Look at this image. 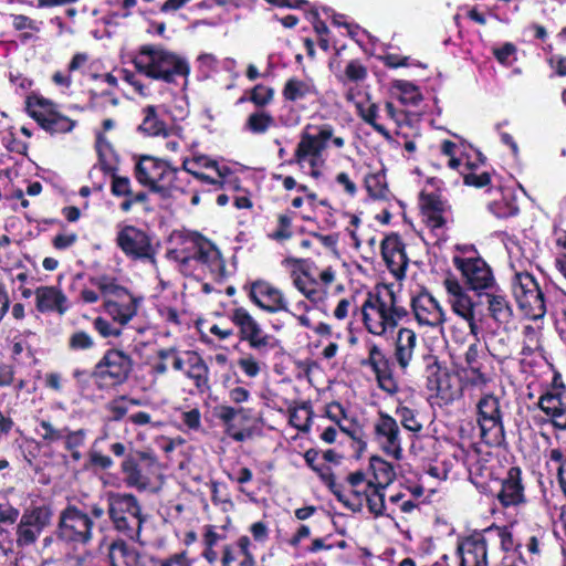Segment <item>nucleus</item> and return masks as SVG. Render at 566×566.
I'll return each mask as SVG.
<instances>
[{
    "label": "nucleus",
    "mask_w": 566,
    "mask_h": 566,
    "mask_svg": "<svg viewBox=\"0 0 566 566\" xmlns=\"http://www.w3.org/2000/svg\"><path fill=\"white\" fill-rule=\"evenodd\" d=\"M107 513L116 531L130 539L138 537L142 525V507L136 496L129 493L108 492Z\"/></svg>",
    "instance_id": "6"
},
{
    "label": "nucleus",
    "mask_w": 566,
    "mask_h": 566,
    "mask_svg": "<svg viewBox=\"0 0 566 566\" xmlns=\"http://www.w3.org/2000/svg\"><path fill=\"white\" fill-rule=\"evenodd\" d=\"M111 566H151L153 556L140 553L124 539H114L107 548Z\"/></svg>",
    "instance_id": "18"
},
{
    "label": "nucleus",
    "mask_w": 566,
    "mask_h": 566,
    "mask_svg": "<svg viewBox=\"0 0 566 566\" xmlns=\"http://www.w3.org/2000/svg\"><path fill=\"white\" fill-rule=\"evenodd\" d=\"M230 319L239 328V338L261 355L276 347L277 340L264 333L261 325L244 307L233 308Z\"/></svg>",
    "instance_id": "11"
},
{
    "label": "nucleus",
    "mask_w": 566,
    "mask_h": 566,
    "mask_svg": "<svg viewBox=\"0 0 566 566\" xmlns=\"http://www.w3.org/2000/svg\"><path fill=\"white\" fill-rule=\"evenodd\" d=\"M111 191L115 197L132 196V182L129 178L114 175L112 177Z\"/></svg>",
    "instance_id": "50"
},
{
    "label": "nucleus",
    "mask_w": 566,
    "mask_h": 566,
    "mask_svg": "<svg viewBox=\"0 0 566 566\" xmlns=\"http://www.w3.org/2000/svg\"><path fill=\"white\" fill-rule=\"evenodd\" d=\"M447 291L448 303L454 314L461 318H472L475 313V303L469 292L454 277H447L443 281Z\"/></svg>",
    "instance_id": "23"
},
{
    "label": "nucleus",
    "mask_w": 566,
    "mask_h": 566,
    "mask_svg": "<svg viewBox=\"0 0 566 566\" xmlns=\"http://www.w3.org/2000/svg\"><path fill=\"white\" fill-rule=\"evenodd\" d=\"M416 345L417 335L412 329L403 327L398 331L395 358L402 369H406L412 360Z\"/></svg>",
    "instance_id": "30"
},
{
    "label": "nucleus",
    "mask_w": 566,
    "mask_h": 566,
    "mask_svg": "<svg viewBox=\"0 0 566 566\" xmlns=\"http://www.w3.org/2000/svg\"><path fill=\"white\" fill-rule=\"evenodd\" d=\"M364 364L370 366L375 375L378 373H385L390 368L389 360L386 355L380 347L375 344L369 346L368 358Z\"/></svg>",
    "instance_id": "42"
},
{
    "label": "nucleus",
    "mask_w": 566,
    "mask_h": 566,
    "mask_svg": "<svg viewBox=\"0 0 566 566\" xmlns=\"http://www.w3.org/2000/svg\"><path fill=\"white\" fill-rule=\"evenodd\" d=\"M489 534H495L496 537L500 539L501 547L503 551H511L515 547V542L513 538L512 532L506 527H495V528H489L486 531Z\"/></svg>",
    "instance_id": "54"
},
{
    "label": "nucleus",
    "mask_w": 566,
    "mask_h": 566,
    "mask_svg": "<svg viewBox=\"0 0 566 566\" xmlns=\"http://www.w3.org/2000/svg\"><path fill=\"white\" fill-rule=\"evenodd\" d=\"M460 566H488V544L481 534L461 541L457 548Z\"/></svg>",
    "instance_id": "22"
},
{
    "label": "nucleus",
    "mask_w": 566,
    "mask_h": 566,
    "mask_svg": "<svg viewBox=\"0 0 566 566\" xmlns=\"http://www.w3.org/2000/svg\"><path fill=\"white\" fill-rule=\"evenodd\" d=\"M476 422L482 440L499 446L505 439L503 410L500 398L493 394L483 395L476 402Z\"/></svg>",
    "instance_id": "8"
},
{
    "label": "nucleus",
    "mask_w": 566,
    "mask_h": 566,
    "mask_svg": "<svg viewBox=\"0 0 566 566\" xmlns=\"http://www.w3.org/2000/svg\"><path fill=\"white\" fill-rule=\"evenodd\" d=\"M151 566H192V563L186 552H179L165 558L153 556Z\"/></svg>",
    "instance_id": "46"
},
{
    "label": "nucleus",
    "mask_w": 566,
    "mask_h": 566,
    "mask_svg": "<svg viewBox=\"0 0 566 566\" xmlns=\"http://www.w3.org/2000/svg\"><path fill=\"white\" fill-rule=\"evenodd\" d=\"M27 111L44 130L51 134L69 133L75 127V120L59 112L57 107L45 98H29Z\"/></svg>",
    "instance_id": "12"
},
{
    "label": "nucleus",
    "mask_w": 566,
    "mask_h": 566,
    "mask_svg": "<svg viewBox=\"0 0 566 566\" xmlns=\"http://www.w3.org/2000/svg\"><path fill=\"white\" fill-rule=\"evenodd\" d=\"M90 283L98 291L104 301L107 298H116L127 291L116 282V279L105 274L90 277Z\"/></svg>",
    "instance_id": "35"
},
{
    "label": "nucleus",
    "mask_w": 566,
    "mask_h": 566,
    "mask_svg": "<svg viewBox=\"0 0 566 566\" xmlns=\"http://www.w3.org/2000/svg\"><path fill=\"white\" fill-rule=\"evenodd\" d=\"M293 286L313 304L322 303L326 297V291L319 283L311 277L306 271L292 272Z\"/></svg>",
    "instance_id": "29"
},
{
    "label": "nucleus",
    "mask_w": 566,
    "mask_h": 566,
    "mask_svg": "<svg viewBox=\"0 0 566 566\" xmlns=\"http://www.w3.org/2000/svg\"><path fill=\"white\" fill-rule=\"evenodd\" d=\"M273 123L274 119L270 114L259 112L249 116L247 127L254 134H262L265 133Z\"/></svg>",
    "instance_id": "44"
},
{
    "label": "nucleus",
    "mask_w": 566,
    "mask_h": 566,
    "mask_svg": "<svg viewBox=\"0 0 566 566\" xmlns=\"http://www.w3.org/2000/svg\"><path fill=\"white\" fill-rule=\"evenodd\" d=\"M360 311L366 329L376 336L392 333L408 314L406 308L397 303L395 293L388 287L369 292Z\"/></svg>",
    "instance_id": "1"
},
{
    "label": "nucleus",
    "mask_w": 566,
    "mask_h": 566,
    "mask_svg": "<svg viewBox=\"0 0 566 566\" xmlns=\"http://www.w3.org/2000/svg\"><path fill=\"white\" fill-rule=\"evenodd\" d=\"M345 75L352 82H360L366 78L367 70L358 61H350L345 69Z\"/></svg>",
    "instance_id": "55"
},
{
    "label": "nucleus",
    "mask_w": 566,
    "mask_h": 566,
    "mask_svg": "<svg viewBox=\"0 0 566 566\" xmlns=\"http://www.w3.org/2000/svg\"><path fill=\"white\" fill-rule=\"evenodd\" d=\"M189 174L202 182L219 186V187H222L223 179L227 177V176H218L213 171L205 172V171L191 170Z\"/></svg>",
    "instance_id": "61"
},
{
    "label": "nucleus",
    "mask_w": 566,
    "mask_h": 566,
    "mask_svg": "<svg viewBox=\"0 0 566 566\" xmlns=\"http://www.w3.org/2000/svg\"><path fill=\"white\" fill-rule=\"evenodd\" d=\"M273 95V88L262 84H258L251 91L250 101L254 103L256 106H264L272 101Z\"/></svg>",
    "instance_id": "49"
},
{
    "label": "nucleus",
    "mask_w": 566,
    "mask_h": 566,
    "mask_svg": "<svg viewBox=\"0 0 566 566\" xmlns=\"http://www.w3.org/2000/svg\"><path fill=\"white\" fill-rule=\"evenodd\" d=\"M365 185L371 197L381 198L385 196L384 176L377 174L368 175L365 179Z\"/></svg>",
    "instance_id": "51"
},
{
    "label": "nucleus",
    "mask_w": 566,
    "mask_h": 566,
    "mask_svg": "<svg viewBox=\"0 0 566 566\" xmlns=\"http://www.w3.org/2000/svg\"><path fill=\"white\" fill-rule=\"evenodd\" d=\"M490 182V175L488 172L478 174H467L464 175V184L469 186H474L478 188L484 187Z\"/></svg>",
    "instance_id": "64"
},
{
    "label": "nucleus",
    "mask_w": 566,
    "mask_h": 566,
    "mask_svg": "<svg viewBox=\"0 0 566 566\" xmlns=\"http://www.w3.org/2000/svg\"><path fill=\"white\" fill-rule=\"evenodd\" d=\"M182 170L190 172L196 171H213L218 176H228L231 170L226 165H219V163L207 155H195L192 158H187L182 163Z\"/></svg>",
    "instance_id": "33"
},
{
    "label": "nucleus",
    "mask_w": 566,
    "mask_h": 566,
    "mask_svg": "<svg viewBox=\"0 0 566 566\" xmlns=\"http://www.w3.org/2000/svg\"><path fill=\"white\" fill-rule=\"evenodd\" d=\"M511 290L518 308L525 316L531 319L544 317L546 313L544 294L533 275L527 272L515 273Z\"/></svg>",
    "instance_id": "9"
},
{
    "label": "nucleus",
    "mask_w": 566,
    "mask_h": 566,
    "mask_svg": "<svg viewBox=\"0 0 566 566\" xmlns=\"http://www.w3.org/2000/svg\"><path fill=\"white\" fill-rule=\"evenodd\" d=\"M410 306L419 326L437 328L443 325L444 311L439 302L427 290L411 297Z\"/></svg>",
    "instance_id": "16"
},
{
    "label": "nucleus",
    "mask_w": 566,
    "mask_h": 566,
    "mask_svg": "<svg viewBox=\"0 0 566 566\" xmlns=\"http://www.w3.org/2000/svg\"><path fill=\"white\" fill-rule=\"evenodd\" d=\"M116 242L128 258L155 263L156 250L145 231L134 226H126L117 233Z\"/></svg>",
    "instance_id": "14"
},
{
    "label": "nucleus",
    "mask_w": 566,
    "mask_h": 566,
    "mask_svg": "<svg viewBox=\"0 0 566 566\" xmlns=\"http://www.w3.org/2000/svg\"><path fill=\"white\" fill-rule=\"evenodd\" d=\"M133 62L139 73L153 80L171 83L177 76H182L185 77L184 85L186 86L188 83L187 77L190 73L188 62L161 46H142Z\"/></svg>",
    "instance_id": "2"
},
{
    "label": "nucleus",
    "mask_w": 566,
    "mask_h": 566,
    "mask_svg": "<svg viewBox=\"0 0 566 566\" xmlns=\"http://www.w3.org/2000/svg\"><path fill=\"white\" fill-rule=\"evenodd\" d=\"M521 469L512 467L502 482L497 499L504 506L517 505L524 501V488L521 483Z\"/></svg>",
    "instance_id": "28"
},
{
    "label": "nucleus",
    "mask_w": 566,
    "mask_h": 566,
    "mask_svg": "<svg viewBox=\"0 0 566 566\" xmlns=\"http://www.w3.org/2000/svg\"><path fill=\"white\" fill-rule=\"evenodd\" d=\"M107 410L111 413V420H120L128 411L127 406L124 402V397L114 400L107 405Z\"/></svg>",
    "instance_id": "60"
},
{
    "label": "nucleus",
    "mask_w": 566,
    "mask_h": 566,
    "mask_svg": "<svg viewBox=\"0 0 566 566\" xmlns=\"http://www.w3.org/2000/svg\"><path fill=\"white\" fill-rule=\"evenodd\" d=\"M122 471L125 475V483L129 488L139 491L146 490L148 486L147 478L142 473L139 465L133 458H127L122 463Z\"/></svg>",
    "instance_id": "36"
},
{
    "label": "nucleus",
    "mask_w": 566,
    "mask_h": 566,
    "mask_svg": "<svg viewBox=\"0 0 566 566\" xmlns=\"http://www.w3.org/2000/svg\"><path fill=\"white\" fill-rule=\"evenodd\" d=\"M94 345L93 337L84 331H76L69 338V347L72 350H87L93 348Z\"/></svg>",
    "instance_id": "45"
},
{
    "label": "nucleus",
    "mask_w": 566,
    "mask_h": 566,
    "mask_svg": "<svg viewBox=\"0 0 566 566\" xmlns=\"http://www.w3.org/2000/svg\"><path fill=\"white\" fill-rule=\"evenodd\" d=\"M376 378H377V381L379 384V387L389 392V394H392L397 390V385H396V381L394 380L392 376H391V370L390 368L387 369L385 373H378L376 374Z\"/></svg>",
    "instance_id": "62"
},
{
    "label": "nucleus",
    "mask_w": 566,
    "mask_h": 566,
    "mask_svg": "<svg viewBox=\"0 0 566 566\" xmlns=\"http://www.w3.org/2000/svg\"><path fill=\"white\" fill-rule=\"evenodd\" d=\"M421 211L423 221L432 230L442 228L447 222L448 208L438 196L430 193L421 197Z\"/></svg>",
    "instance_id": "27"
},
{
    "label": "nucleus",
    "mask_w": 566,
    "mask_h": 566,
    "mask_svg": "<svg viewBox=\"0 0 566 566\" xmlns=\"http://www.w3.org/2000/svg\"><path fill=\"white\" fill-rule=\"evenodd\" d=\"M135 178L142 186L161 198L171 197L175 191H182L185 188L179 169L151 156L139 158L135 165Z\"/></svg>",
    "instance_id": "3"
},
{
    "label": "nucleus",
    "mask_w": 566,
    "mask_h": 566,
    "mask_svg": "<svg viewBox=\"0 0 566 566\" xmlns=\"http://www.w3.org/2000/svg\"><path fill=\"white\" fill-rule=\"evenodd\" d=\"M374 440L387 455L399 460L402 455V438L395 417L379 411L373 424Z\"/></svg>",
    "instance_id": "13"
},
{
    "label": "nucleus",
    "mask_w": 566,
    "mask_h": 566,
    "mask_svg": "<svg viewBox=\"0 0 566 566\" xmlns=\"http://www.w3.org/2000/svg\"><path fill=\"white\" fill-rule=\"evenodd\" d=\"M555 428L566 430V392L564 387L546 391L537 402Z\"/></svg>",
    "instance_id": "21"
},
{
    "label": "nucleus",
    "mask_w": 566,
    "mask_h": 566,
    "mask_svg": "<svg viewBox=\"0 0 566 566\" xmlns=\"http://www.w3.org/2000/svg\"><path fill=\"white\" fill-rule=\"evenodd\" d=\"M35 308L40 313L64 315L71 307L64 292L55 285H41L34 290Z\"/></svg>",
    "instance_id": "20"
},
{
    "label": "nucleus",
    "mask_w": 566,
    "mask_h": 566,
    "mask_svg": "<svg viewBox=\"0 0 566 566\" xmlns=\"http://www.w3.org/2000/svg\"><path fill=\"white\" fill-rule=\"evenodd\" d=\"M198 63L200 70L205 73L206 76H209L210 73L217 70L219 61L217 57L209 53H203L198 56Z\"/></svg>",
    "instance_id": "59"
},
{
    "label": "nucleus",
    "mask_w": 566,
    "mask_h": 566,
    "mask_svg": "<svg viewBox=\"0 0 566 566\" xmlns=\"http://www.w3.org/2000/svg\"><path fill=\"white\" fill-rule=\"evenodd\" d=\"M480 347L476 343L471 344L464 355V360L470 371H476L478 367H482L480 361Z\"/></svg>",
    "instance_id": "57"
},
{
    "label": "nucleus",
    "mask_w": 566,
    "mask_h": 566,
    "mask_svg": "<svg viewBox=\"0 0 566 566\" xmlns=\"http://www.w3.org/2000/svg\"><path fill=\"white\" fill-rule=\"evenodd\" d=\"M385 489L376 486L373 481H368L364 493L366 495L367 506L376 517L385 515Z\"/></svg>",
    "instance_id": "37"
},
{
    "label": "nucleus",
    "mask_w": 566,
    "mask_h": 566,
    "mask_svg": "<svg viewBox=\"0 0 566 566\" xmlns=\"http://www.w3.org/2000/svg\"><path fill=\"white\" fill-rule=\"evenodd\" d=\"M186 364L188 366L186 376L193 381L196 388L200 392L209 390V367L202 357L196 352H188Z\"/></svg>",
    "instance_id": "32"
},
{
    "label": "nucleus",
    "mask_w": 566,
    "mask_h": 566,
    "mask_svg": "<svg viewBox=\"0 0 566 566\" xmlns=\"http://www.w3.org/2000/svg\"><path fill=\"white\" fill-rule=\"evenodd\" d=\"M371 468L375 479L373 482L376 486L386 489L395 480L396 473L389 462L375 457L371 459Z\"/></svg>",
    "instance_id": "38"
},
{
    "label": "nucleus",
    "mask_w": 566,
    "mask_h": 566,
    "mask_svg": "<svg viewBox=\"0 0 566 566\" xmlns=\"http://www.w3.org/2000/svg\"><path fill=\"white\" fill-rule=\"evenodd\" d=\"M169 255L185 266L195 263L208 270L214 279L224 275L226 264L219 249L199 234L185 235L180 247L169 251Z\"/></svg>",
    "instance_id": "4"
},
{
    "label": "nucleus",
    "mask_w": 566,
    "mask_h": 566,
    "mask_svg": "<svg viewBox=\"0 0 566 566\" xmlns=\"http://www.w3.org/2000/svg\"><path fill=\"white\" fill-rule=\"evenodd\" d=\"M398 88L401 92L400 98L403 103H410L412 105H417L420 102L421 96H420L417 87L413 84L403 82L398 85Z\"/></svg>",
    "instance_id": "56"
},
{
    "label": "nucleus",
    "mask_w": 566,
    "mask_h": 566,
    "mask_svg": "<svg viewBox=\"0 0 566 566\" xmlns=\"http://www.w3.org/2000/svg\"><path fill=\"white\" fill-rule=\"evenodd\" d=\"M524 352H533L539 347V332L537 328L526 325L523 328Z\"/></svg>",
    "instance_id": "53"
},
{
    "label": "nucleus",
    "mask_w": 566,
    "mask_h": 566,
    "mask_svg": "<svg viewBox=\"0 0 566 566\" xmlns=\"http://www.w3.org/2000/svg\"><path fill=\"white\" fill-rule=\"evenodd\" d=\"M142 302L143 297L134 296L128 291H125L124 294L116 298L105 300L104 311L114 323L124 326L136 316Z\"/></svg>",
    "instance_id": "19"
},
{
    "label": "nucleus",
    "mask_w": 566,
    "mask_h": 566,
    "mask_svg": "<svg viewBox=\"0 0 566 566\" xmlns=\"http://www.w3.org/2000/svg\"><path fill=\"white\" fill-rule=\"evenodd\" d=\"M181 420L189 430L198 431L201 428V413L197 408L184 411Z\"/></svg>",
    "instance_id": "58"
},
{
    "label": "nucleus",
    "mask_w": 566,
    "mask_h": 566,
    "mask_svg": "<svg viewBox=\"0 0 566 566\" xmlns=\"http://www.w3.org/2000/svg\"><path fill=\"white\" fill-rule=\"evenodd\" d=\"M291 218L287 214L279 216V230L275 231L273 238L277 240L289 239L291 237Z\"/></svg>",
    "instance_id": "63"
},
{
    "label": "nucleus",
    "mask_w": 566,
    "mask_h": 566,
    "mask_svg": "<svg viewBox=\"0 0 566 566\" xmlns=\"http://www.w3.org/2000/svg\"><path fill=\"white\" fill-rule=\"evenodd\" d=\"M51 511L46 506H36L24 511L17 526V544L20 547L34 544L42 531L50 524Z\"/></svg>",
    "instance_id": "15"
},
{
    "label": "nucleus",
    "mask_w": 566,
    "mask_h": 566,
    "mask_svg": "<svg viewBox=\"0 0 566 566\" xmlns=\"http://www.w3.org/2000/svg\"><path fill=\"white\" fill-rule=\"evenodd\" d=\"M460 251L468 255H454L453 265L461 272L469 287L482 295L496 286L494 275L489 264L481 258L475 255L473 247H458Z\"/></svg>",
    "instance_id": "7"
},
{
    "label": "nucleus",
    "mask_w": 566,
    "mask_h": 566,
    "mask_svg": "<svg viewBox=\"0 0 566 566\" xmlns=\"http://www.w3.org/2000/svg\"><path fill=\"white\" fill-rule=\"evenodd\" d=\"M381 255L391 273L397 276L405 274L408 266V258L398 235L391 234L382 240Z\"/></svg>",
    "instance_id": "24"
},
{
    "label": "nucleus",
    "mask_w": 566,
    "mask_h": 566,
    "mask_svg": "<svg viewBox=\"0 0 566 566\" xmlns=\"http://www.w3.org/2000/svg\"><path fill=\"white\" fill-rule=\"evenodd\" d=\"M250 300L261 310L274 314L290 312L283 292L264 280L252 282L249 290Z\"/></svg>",
    "instance_id": "17"
},
{
    "label": "nucleus",
    "mask_w": 566,
    "mask_h": 566,
    "mask_svg": "<svg viewBox=\"0 0 566 566\" xmlns=\"http://www.w3.org/2000/svg\"><path fill=\"white\" fill-rule=\"evenodd\" d=\"M238 366L244 373L245 376L250 378H255L261 373V364L256 358L247 354L238 359Z\"/></svg>",
    "instance_id": "47"
},
{
    "label": "nucleus",
    "mask_w": 566,
    "mask_h": 566,
    "mask_svg": "<svg viewBox=\"0 0 566 566\" xmlns=\"http://www.w3.org/2000/svg\"><path fill=\"white\" fill-rule=\"evenodd\" d=\"M67 428L64 427L62 429L55 428L49 420H40L39 427L36 429L38 434L46 442V443H55L61 441Z\"/></svg>",
    "instance_id": "43"
},
{
    "label": "nucleus",
    "mask_w": 566,
    "mask_h": 566,
    "mask_svg": "<svg viewBox=\"0 0 566 566\" xmlns=\"http://www.w3.org/2000/svg\"><path fill=\"white\" fill-rule=\"evenodd\" d=\"M332 138L337 148L345 145L344 138L333 137V128L329 125L319 126L316 134H310L307 130L303 132L292 161L302 168L307 164L311 169L310 175L318 178L324 164L323 151L327 147V142Z\"/></svg>",
    "instance_id": "5"
},
{
    "label": "nucleus",
    "mask_w": 566,
    "mask_h": 566,
    "mask_svg": "<svg viewBox=\"0 0 566 566\" xmlns=\"http://www.w3.org/2000/svg\"><path fill=\"white\" fill-rule=\"evenodd\" d=\"M86 438V431L84 429L78 430H70L65 431V436L62 440H64V447L66 450L78 449L84 444Z\"/></svg>",
    "instance_id": "52"
},
{
    "label": "nucleus",
    "mask_w": 566,
    "mask_h": 566,
    "mask_svg": "<svg viewBox=\"0 0 566 566\" xmlns=\"http://www.w3.org/2000/svg\"><path fill=\"white\" fill-rule=\"evenodd\" d=\"M57 537L74 546L86 545L93 537V521L88 513L67 506L60 514Z\"/></svg>",
    "instance_id": "10"
},
{
    "label": "nucleus",
    "mask_w": 566,
    "mask_h": 566,
    "mask_svg": "<svg viewBox=\"0 0 566 566\" xmlns=\"http://www.w3.org/2000/svg\"><path fill=\"white\" fill-rule=\"evenodd\" d=\"M139 129L149 136H158L165 133V124L159 120L154 106L144 108V119Z\"/></svg>",
    "instance_id": "39"
},
{
    "label": "nucleus",
    "mask_w": 566,
    "mask_h": 566,
    "mask_svg": "<svg viewBox=\"0 0 566 566\" xmlns=\"http://www.w3.org/2000/svg\"><path fill=\"white\" fill-rule=\"evenodd\" d=\"M484 296L491 317L499 324H507L513 316V310L506 296L496 286L485 292Z\"/></svg>",
    "instance_id": "31"
},
{
    "label": "nucleus",
    "mask_w": 566,
    "mask_h": 566,
    "mask_svg": "<svg viewBox=\"0 0 566 566\" xmlns=\"http://www.w3.org/2000/svg\"><path fill=\"white\" fill-rule=\"evenodd\" d=\"M95 331L102 336V337H119L123 333L120 327L114 326L111 322H108L106 318L98 316L93 322Z\"/></svg>",
    "instance_id": "48"
},
{
    "label": "nucleus",
    "mask_w": 566,
    "mask_h": 566,
    "mask_svg": "<svg viewBox=\"0 0 566 566\" xmlns=\"http://www.w3.org/2000/svg\"><path fill=\"white\" fill-rule=\"evenodd\" d=\"M313 411L307 405H302L290 411V423L300 431L307 432L311 428Z\"/></svg>",
    "instance_id": "40"
},
{
    "label": "nucleus",
    "mask_w": 566,
    "mask_h": 566,
    "mask_svg": "<svg viewBox=\"0 0 566 566\" xmlns=\"http://www.w3.org/2000/svg\"><path fill=\"white\" fill-rule=\"evenodd\" d=\"M395 415L399 419L400 423L402 424V427L406 430L413 432V433L421 432L423 426L418 420L417 413L415 410L410 409L407 406L399 405L396 408Z\"/></svg>",
    "instance_id": "41"
},
{
    "label": "nucleus",
    "mask_w": 566,
    "mask_h": 566,
    "mask_svg": "<svg viewBox=\"0 0 566 566\" xmlns=\"http://www.w3.org/2000/svg\"><path fill=\"white\" fill-rule=\"evenodd\" d=\"M97 369L101 374L109 376L115 382H123L130 373L132 360L120 350H108L98 363Z\"/></svg>",
    "instance_id": "25"
},
{
    "label": "nucleus",
    "mask_w": 566,
    "mask_h": 566,
    "mask_svg": "<svg viewBox=\"0 0 566 566\" xmlns=\"http://www.w3.org/2000/svg\"><path fill=\"white\" fill-rule=\"evenodd\" d=\"M251 541L241 536L237 542L223 547L222 566H254L255 562L250 552Z\"/></svg>",
    "instance_id": "26"
},
{
    "label": "nucleus",
    "mask_w": 566,
    "mask_h": 566,
    "mask_svg": "<svg viewBox=\"0 0 566 566\" xmlns=\"http://www.w3.org/2000/svg\"><path fill=\"white\" fill-rule=\"evenodd\" d=\"M317 95V90L311 81L290 78L284 85L283 96L286 101L298 102Z\"/></svg>",
    "instance_id": "34"
}]
</instances>
